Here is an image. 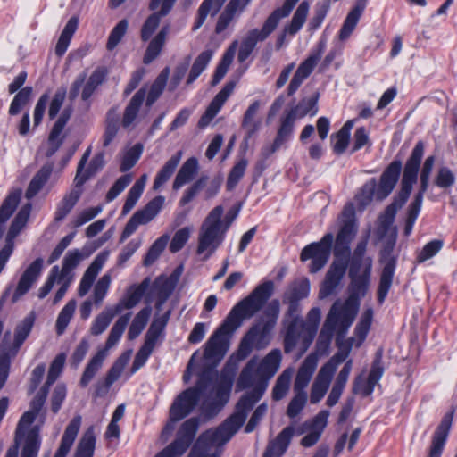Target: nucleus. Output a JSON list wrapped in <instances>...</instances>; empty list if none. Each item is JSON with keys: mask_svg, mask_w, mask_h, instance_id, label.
Wrapping results in <instances>:
<instances>
[{"mask_svg": "<svg viewBox=\"0 0 457 457\" xmlns=\"http://www.w3.org/2000/svg\"><path fill=\"white\" fill-rule=\"evenodd\" d=\"M294 435L295 427H286L277 437L269 444L263 457H280L287 451Z\"/></svg>", "mask_w": 457, "mask_h": 457, "instance_id": "473e14b6", "label": "nucleus"}, {"mask_svg": "<svg viewBox=\"0 0 457 457\" xmlns=\"http://www.w3.org/2000/svg\"><path fill=\"white\" fill-rule=\"evenodd\" d=\"M106 75L107 71L103 67H98L92 72L82 89V100L87 101L90 98L98 86H100L104 81Z\"/></svg>", "mask_w": 457, "mask_h": 457, "instance_id": "6e6d98bb", "label": "nucleus"}, {"mask_svg": "<svg viewBox=\"0 0 457 457\" xmlns=\"http://www.w3.org/2000/svg\"><path fill=\"white\" fill-rule=\"evenodd\" d=\"M115 315L117 314L112 307L105 308L93 321L90 328L91 334L94 336L102 334L108 328Z\"/></svg>", "mask_w": 457, "mask_h": 457, "instance_id": "774afa93", "label": "nucleus"}, {"mask_svg": "<svg viewBox=\"0 0 457 457\" xmlns=\"http://www.w3.org/2000/svg\"><path fill=\"white\" fill-rule=\"evenodd\" d=\"M402 169V162L400 160H394L381 174L378 185L375 179L367 181L355 196L360 208L364 209L368 206L373 197L378 201L386 199L394 190Z\"/></svg>", "mask_w": 457, "mask_h": 457, "instance_id": "39448f33", "label": "nucleus"}, {"mask_svg": "<svg viewBox=\"0 0 457 457\" xmlns=\"http://www.w3.org/2000/svg\"><path fill=\"white\" fill-rule=\"evenodd\" d=\"M170 76V68L165 67L154 79L146 96V105L152 106L162 94Z\"/></svg>", "mask_w": 457, "mask_h": 457, "instance_id": "09e8293b", "label": "nucleus"}, {"mask_svg": "<svg viewBox=\"0 0 457 457\" xmlns=\"http://www.w3.org/2000/svg\"><path fill=\"white\" fill-rule=\"evenodd\" d=\"M320 93L315 92L309 97H303L301 101L289 110L286 111L295 120L304 118L307 115L315 116L318 113V101Z\"/></svg>", "mask_w": 457, "mask_h": 457, "instance_id": "2f4dec72", "label": "nucleus"}, {"mask_svg": "<svg viewBox=\"0 0 457 457\" xmlns=\"http://www.w3.org/2000/svg\"><path fill=\"white\" fill-rule=\"evenodd\" d=\"M131 318V312H128L122 316H120L114 325L112 326L108 338L105 343V347L104 350H106V353L108 350L112 348L120 339L121 336L123 335L129 320Z\"/></svg>", "mask_w": 457, "mask_h": 457, "instance_id": "864d4df0", "label": "nucleus"}, {"mask_svg": "<svg viewBox=\"0 0 457 457\" xmlns=\"http://www.w3.org/2000/svg\"><path fill=\"white\" fill-rule=\"evenodd\" d=\"M207 388L204 378H200L195 387H190L179 394L170 409L171 422H177L189 415Z\"/></svg>", "mask_w": 457, "mask_h": 457, "instance_id": "9d476101", "label": "nucleus"}, {"mask_svg": "<svg viewBox=\"0 0 457 457\" xmlns=\"http://www.w3.org/2000/svg\"><path fill=\"white\" fill-rule=\"evenodd\" d=\"M82 419L80 415L75 416L66 427L62 436L60 445L54 457H66L80 429Z\"/></svg>", "mask_w": 457, "mask_h": 457, "instance_id": "c756f323", "label": "nucleus"}, {"mask_svg": "<svg viewBox=\"0 0 457 457\" xmlns=\"http://www.w3.org/2000/svg\"><path fill=\"white\" fill-rule=\"evenodd\" d=\"M321 312L320 308H312L306 317V320L301 318L299 328H297L295 337V349L299 351L301 357L311 346L317 334L320 322Z\"/></svg>", "mask_w": 457, "mask_h": 457, "instance_id": "6ab92c4d", "label": "nucleus"}, {"mask_svg": "<svg viewBox=\"0 0 457 457\" xmlns=\"http://www.w3.org/2000/svg\"><path fill=\"white\" fill-rule=\"evenodd\" d=\"M108 252H103L96 255V257L86 270L79 286H93L96 276L102 270L104 262L108 259Z\"/></svg>", "mask_w": 457, "mask_h": 457, "instance_id": "603ef678", "label": "nucleus"}, {"mask_svg": "<svg viewBox=\"0 0 457 457\" xmlns=\"http://www.w3.org/2000/svg\"><path fill=\"white\" fill-rule=\"evenodd\" d=\"M169 240L170 236L167 234H164L158 237L148 249L144 258L143 264L145 266L152 265L164 251Z\"/></svg>", "mask_w": 457, "mask_h": 457, "instance_id": "69168bd1", "label": "nucleus"}, {"mask_svg": "<svg viewBox=\"0 0 457 457\" xmlns=\"http://www.w3.org/2000/svg\"><path fill=\"white\" fill-rule=\"evenodd\" d=\"M106 350H99L87 364L85 370L80 378V386L86 387L90 381L94 378L97 371L103 366L104 361L106 358Z\"/></svg>", "mask_w": 457, "mask_h": 457, "instance_id": "c03bdc74", "label": "nucleus"}, {"mask_svg": "<svg viewBox=\"0 0 457 457\" xmlns=\"http://www.w3.org/2000/svg\"><path fill=\"white\" fill-rule=\"evenodd\" d=\"M147 181V175L143 174L129 189L124 205L122 207V214L129 213L136 205L140 198Z\"/></svg>", "mask_w": 457, "mask_h": 457, "instance_id": "de8ad7c7", "label": "nucleus"}, {"mask_svg": "<svg viewBox=\"0 0 457 457\" xmlns=\"http://www.w3.org/2000/svg\"><path fill=\"white\" fill-rule=\"evenodd\" d=\"M168 322V315L156 318L153 320L145 337V343L137 353L131 367V373H136L142 368L153 353L159 337L164 330Z\"/></svg>", "mask_w": 457, "mask_h": 457, "instance_id": "dca6fc26", "label": "nucleus"}, {"mask_svg": "<svg viewBox=\"0 0 457 457\" xmlns=\"http://www.w3.org/2000/svg\"><path fill=\"white\" fill-rule=\"evenodd\" d=\"M223 4L220 0H204L197 10L192 30L199 29L205 22L208 15L214 17L218 14Z\"/></svg>", "mask_w": 457, "mask_h": 457, "instance_id": "58836bf2", "label": "nucleus"}, {"mask_svg": "<svg viewBox=\"0 0 457 457\" xmlns=\"http://www.w3.org/2000/svg\"><path fill=\"white\" fill-rule=\"evenodd\" d=\"M359 310L358 299L348 297L344 303L337 301L330 308L316 342L315 354L328 355V349L337 332L338 337H344L352 326ZM339 338H337L338 340Z\"/></svg>", "mask_w": 457, "mask_h": 457, "instance_id": "7ed1b4c3", "label": "nucleus"}, {"mask_svg": "<svg viewBox=\"0 0 457 457\" xmlns=\"http://www.w3.org/2000/svg\"><path fill=\"white\" fill-rule=\"evenodd\" d=\"M333 242L334 235L327 233L320 241L311 243L303 248L300 261L303 262L310 261L309 272L317 273L326 266L331 255Z\"/></svg>", "mask_w": 457, "mask_h": 457, "instance_id": "1a4fd4ad", "label": "nucleus"}, {"mask_svg": "<svg viewBox=\"0 0 457 457\" xmlns=\"http://www.w3.org/2000/svg\"><path fill=\"white\" fill-rule=\"evenodd\" d=\"M71 113L72 110L71 107L64 108L52 127L47 138L48 147L46 152V157L54 155L63 144L66 138L64 128L70 120Z\"/></svg>", "mask_w": 457, "mask_h": 457, "instance_id": "412c9836", "label": "nucleus"}, {"mask_svg": "<svg viewBox=\"0 0 457 457\" xmlns=\"http://www.w3.org/2000/svg\"><path fill=\"white\" fill-rule=\"evenodd\" d=\"M333 378V368L321 367L311 389L310 401L318 403L326 395Z\"/></svg>", "mask_w": 457, "mask_h": 457, "instance_id": "c85d7f7f", "label": "nucleus"}, {"mask_svg": "<svg viewBox=\"0 0 457 457\" xmlns=\"http://www.w3.org/2000/svg\"><path fill=\"white\" fill-rule=\"evenodd\" d=\"M236 87L233 81L227 82L222 89L214 96L204 113L198 121L199 128H205L220 112L228 98L231 96Z\"/></svg>", "mask_w": 457, "mask_h": 457, "instance_id": "b1692460", "label": "nucleus"}, {"mask_svg": "<svg viewBox=\"0 0 457 457\" xmlns=\"http://www.w3.org/2000/svg\"><path fill=\"white\" fill-rule=\"evenodd\" d=\"M44 266L43 258H37L22 273L18 286H31L37 281Z\"/></svg>", "mask_w": 457, "mask_h": 457, "instance_id": "680f3d73", "label": "nucleus"}, {"mask_svg": "<svg viewBox=\"0 0 457 457\" xmlns=\"http://www.w3.org/2000/svg\"><path fill=\"white\" fill-rule=\"evenodd\" d=\"M53 171V164L46 163L34 175L26 190L25 195L31 199L37 195L45 184L47 182Z\"/></svg>", "mask_w": 457, "mask_h": 457, "instance_id": "79ce46f5", "label": "nucleus"}, {"mask_svg": "<svg viewBox=\"0 0 457 457\" xmlns=\"http://www.w3.org/2000/svg\"><path fill=\"white\" fill-rule=\"evenodd\" d=\"M357 265L360 269L354 275L351 272V267L349 268V276L352 279L351 286H368L370 284L372 260H362V262H358Z\"/></svg>", "mask_w": 457, "mask_h": 457, "instance_id": "bf43d9fd", "label": "nucleus"}, {"mask_svg": "<svg viewBox=\"0 0 457 457\" xmlns=\"http://www.w3.org/2000/svg\"><path fill=\"white\" fill-rule=\"evenodd\" d=\"M257 357H253L241 370L236 384V391L252 388L244 394L236 405L235 412L215 429H209L200 435L191 449L188 457H220L222 447L245 423L248 412L263 395L259 386L263 378L257 370Z\"/></svg>", "mask_w": 457, "mask_h": 457, "instance_id": "f257e3e1", "label": "nucleus"}, {"mask_svg": "<svg viewBox=\"0 0 457 457\" xmlns=\"http://www.w3.org/2000/svg\"><path fill=\"white\" fill-rule=\"evenodd\" d=\"M349 264V257L334 254V260L326 273L323 286H339L345 278Z\"/></svg>", "mask_w": 457, "mask_h": 457, "instance_id": "7c9ffc66", "label": "nucleus"}, {"mask_svg": "<svg viewBox=\"0 0 457 457\" xmlns=\"http://www.w3.org/2000/svg\"><path fill=\"white\" fill-rule=\"evenodd\" d=\"M82 259V253L79 249L69 251L62 262V267L55 265L52 268L44 286H70L74 281V270Z\"/></svg>", "mask_w": 457, "mask_h": 457, "instance_id": "4468645a", "label": "nucleus"}, {"mask_svg": "<svg viewBox=\"0 0 457 457\" xmlns=\"http://www.w3.org/2000/svg\"><path fill=\"white\" fill-rule=\"evenodd\" d=\"M341 227L336 237H334V254L344 257H350V244L355 237L357 233V224L355 219V208L353 203H347L341 213Z\"/></svg>", "mask_w": 457, "mask_h": 457, "instance_id": "6e6552de", "label": "nucleus"}, {"mask_svg": "<svg viewBox=\"0 0 457 457\" xmlns=\"http://www.w3.org/2000/svg\"><path fill=\"white\" fill-rule=\"evenodd\" d=\"M131 351H128L122 353L113 363L112 368L109 370L104 385H98L96 392L97 395L106 393L112 385L120 377L124 368L128 364L130 358Z\"/></svg>", "mask_w": 457, "mask_h": 457, "instance_id": "c9c22d12", "label": "nucleus"}, {"mask_svg": "<svg viewBox=\"0 0 457 457\" xmlns=\"http://www.w3.org/2000/svg\"><path fill=\"white\" fill-rule=\"evenodd\" d=\"M295 122V120L285 112L280 118L279 127L275 137L277 145H283L290 139L294 133Z\"/></svg>", "mask_w": 457, "mask_h": 457, "instance_id": "e2e57ef3", "label": "nucleus"}, {"mask_svg": "<svg viewBox=\"0 0 457 457\" xmlns=\"http://www.w3.org/2000/svg\"><path fill=\"white\" fill-rule=\"evenodd\" d=\"M318 357L315 353H310L300 366L294 384L295 392H304L317 368Z\"/></svg>", "mask_w": 457, "mask_h": 457, "instance_id": "bb28decb", "label": "nucleus"}, {"mask_svg": "<svg viewBox=\"0 0 457 457\" xmlns=\"http://www.w3.org/2000/svg\"><path fill=\"white\" fill-rule=\"evenodd\" d=\"M405 203H401L397 198H394V201L386 208L385 212L378 217V233L381 237H386L390 235L392 230L396 231L395 228H393V222L395 220L397 211L403 206Z\"/></svg>", "mask_w": 457, "mask_h": 457, "instance_id": "f704fd0d", "label": "nucleus"}, {"mask_svg": "<svg viewBox=\"0 0 457 457\" xmlns=\"http://www.w3.org/2000/svg\"><path fill=\"white\" fill-rule=\"evenodd\" d=\"M283 18L274 10L266 19L261 29H253L250 30L241 43L237 54L238 62H244L253 53L256 44L264 41L276 29L279 21Z\"/></svg>", "mask_w": 457, "mask_h": 457, "instance_id": "ddd939ff", "label": "nucleus"}, {"mask_svg": "<svg viewBox=\"0 0 457 457\" xmlns=\"http://www.w3.org/2000/svg\"><path fill=\"white\" fill-rule=\"evenodd\" d=\"M78 25L79 19L75 16L71 17L66 23L55 46V54L58 56H62L66 52L71 37L78 29Z\"/></svg>", "mask_w": 457, "mask_h": 457, "instance_id": "a18cd8bd", "label": "nucleus"}, {"mask_svg": "<svg viewBox=\"0 0 457 457\" xmlns=\"http://www.w3.org/2000/svg\"><path fill=\"white\" fill-rule=\"evenodd\" d=\"M40 445L38 426L31 428L26 435L25 430L18 433L16 428L14 445L7 450L5 457H37Z\"/></svg>", "mask_w": 457, "mask_h": 457, "instance_id": "2eb2a0df", "label": "nucleus"}, {"mask_svg": "<svg viewBox=\"0 0 457 457\" xmlns=\"http://www.w3.org/2000/svg\"><path fill=\"white\" fill-rule=\"evenodd\" d=\"M223 208L214 207L202 223L197 240L196 253L202 260H208L222 244L226 232L221 228L220 217Z\"/></svg>", "mask_w": 457, "mask_h": 457, "instance_id": "0eeeda50", "label": "nucleus"}, {"mask_svg": "<svg viewBox=\"0 0 457 457\" xmlns=\"http://www.w3.org/2000/svg\"><path fill=\"white\" fill-rule=\"evenodd\" d=\"M424 154V145L419 141L411 151L410 157L407 159L401 179V188L395 196L401 203H406L411 191L413 185L417 182L418 173L420 169L421 160Z\"/></svg>", "mask_w": 457, "mask_h": 457, "instance_id": "9b49d317", "label": "nucleus"}, {"mask_svg": "<svg viewBox=\"0 0 457 457\" xmlns=\"http://www.w3.org/2000/svg\"><path fill=\"white\" fill-rule=\"evenodd\" d=\"M237 46V41H234L229 47L226 50L225 54L222 56L220 63L216 67L215 72L213 74L212 85H217L226 75L229 66L231 65L233 59L235 57L236 50Z\"/></svg>", "mask_w": 457, "mask_h": 457, "instance_id": "3c124183", "label": "nucleus"}, {"mask_svg": "<svg viewBox=\"0 0 457 457\" xmlns=\"http://www.w3.org/2000/svg\"><path fill=\"white\" fill-rule=\"evenodd\" d=\"M50 386H47V384L45 383V385L41 387V389L30 402L29 410L22 414L18 422V433H20V431L28 429L29 426L34 422L45 404Z\"/></svg>", "mask_w": 457, "mask_h": 457, "instance_id": "393cba45", "label": "nucleus"}, {"mask_svg": "<svg viewBox=\"0 0 457 457\" xmlns=\"http://www.w3.org/2000/svg\"><path fill=\"white\" fill-rule=\"evenodd\" d=\"M96 447V436L93 427L88 428L80 438L74 457H93Z\"/></svg>", "mask_w": 457, "mask_h": 457, "instance_id": "5fc2aeb1", "label": "nucleus"}, {"mask_svg": "<svg viewBox=\"0 0 457 457\" xmlns=\"http://www.w3.org/2000/svg\"><path fill=\"white\" fill-rule=\"evenodd\" d=\"M397 232L392 230L391 234L382 238V248L380 250V262H396L397 254L395 253Z\"/></svg>", "mask_w": 457, "mask_h": 457, "instance_id": "052dcab7", "label": "nucleus"}, {"mask_svg": "<svg viewBox=\"0 0 457 457\" xmlns=\"http://www.w3.org/2000/svg\"><path fill=\"white\" fill-rule=\"evenodd\" d=\"M237 46V41H234L229 47L226 50L225 54L222 56L220 63L216 67L215 72L213 74L212 85H217L226 75L229 66L231 65L233 59L235 57L236 50Z\"/></svg>", "mask_w": 457, "mask_h": 457, "instance_id": "8fccbe9b", "label": "nucleus"}, {"mask_svg": "<svg viewBox=\"0 0 457 457\" xmlns=\"http://www.w3.org/2000/svg\"><path fill=\"white\" fill-rule=\"evenodd\" d=\"M273 328L264 323L253 326L242 338L239 347L233 358L234 361L240 362L247 358L253 351L264 349L270 342V332Z\"/></svg>", "mask_w": 457, "mask_h": 457, "instance_id": "f8f14e48", "label": "nucleus"}, {"mask_svg": "<svg viewBox=\"0 0 457 457\" xmlns=\"http://www.w3.org/2000/svg\"><path fill=\"white\" fill-rule=\"evenodd\" d=\"M270 287H256L250 295L237 303L220 327L211 336L205 345L206 360L219 362L229 347V336L237 329L245 319L253 316L270 295Z\"/></svg>", "mask_w": 457, "mask_h": 457, "instance_id": "f03ea898", "label": "nucleus"}, {"mask_svg": "<svg viewBox=\"0 0 457 457\" xmlns=\"http://www.w3.org/2000/svg\"><path fill=\"white\" fill-rule=\"evenodd\" d=\"M318 357L315 353H310L300 366L294 384L295 392H304L317 368Z\"/></svg>", "mask_w": 457, "mask_h": 457, "instance_id": "cd10ccee", "label": "nucleus"}, {"mask_svg": "<svg viewBox=\"0 0 457 457\" xmlns=\"http://www.w3.org/2000/svg\"><path fill=\"white\" fill-rule=\"evenodd\" d=\"M212 56V50H204L195 58L187 79V85H191L201 75L211 62Z\"/></svg>", "mask_w": 457, "mask_h": 457, "instance_id": "4d7b16f0", "label": "nucleus"}, {"mask_svg": "<svg viewBox=\"0 0 457 457\" xmlns=\"http://www.w3.org/2000/svg\"><path fill=\"white\" fill-rule=\"evenodd\" d=\"M146 90L145 87L140 88L130 99L126 106L122 118V126L129 128L137 119L139 109L145 99Z\"/></svg>", "mask_w": 457, "mask_h": 457, "instance_id": "4c0bfd02", "label": "nucleus"}, {"mask_svg": "<svg viewBox=\"0 0 457 457\" xmlns=\"http://www.w3.org/2000/svg\"><path fill=\"white\" fill-rule=\"evenodd\" d=\"M328 416V411H321L312 420L305 422V427L310 428V430L301 440L303 446L311 447L319 441L322 432L327 427Z\"/></svg>", "mask_w": 457, "mask_h": 457, "instance_id": "a878e982", "label": "nucleus"}, {"mask_svg": "<svg viewBox=\"0 0 457 457\" xmlns=\"http://www.w3.org/2000/svg\"><path fill=\"white\" fill-rule=\"evenodd\" d=\"M309 10V2L306 0L303 1L295 12L290 23L284 28V33L290 36L295 35L305 23Z\"/></svg>", "mask_w": 457, "mask_h": 457, "instance_id": "37998d69", "label": "nucleus"}, {"mask_svg": "<svg viewBox=\"0 0 457 457\" xmlns=\"http://www.w3.org/2000/svg\"><path fill=\"white\" fill-rule=\"evenodd\" d=\"M151 312V307H145L137 312L129 328L128 338L129 340L136 339L142 333L148 322Z\"/></svg>", "mask_w": 457, "mask_h": 457, "instance_id": "13d9d810", "label": "nucleus"}, {"mask_svg": "<svg viewBox=\"0 0 457 457\" xmlns=\"http://www.w3.org/2000/svg\"><path fill=\"white\" fill-rule=\"evenodd\" d=\"M454 415V409L445 414L436 428L428 457H441Z\"/></svg>", "mask_w": 457, "mask_h": 457, "instance_id": "5701e85b", "label": "nucleus"}, {"mask_svg": "<svg viewBox=\"0 0 457 457\" xmlns=\"http://www.w3.org/2000/svg\"><path fill=\"white\" fill-rule=\"evenodd\" d=\"M145 287H137L133 291H129L119 303L112 307L116 314L120 313L125 309H131L135 307L142 299L144 295Z\"/></svg>", "mask_w": 457, "mask_h": 457, "instance_id": "0e129e2a", "label": "nucleus"}, {"mask_svg": "<svg viewBox=\"0 0 457 457\" xmlns=\"http://www.w3.org/2000/svg\"><path fill=\"white\" fill-rule=\"evenodd\" d=\"M199 428V419L187 420L178 431L177 439L160 452L155 457H179L188 448Z\"/></svg>", "mask_w": 457, "mask_h": 457, "instance_id": "a211bd4d", "label": "nucleus"}, {"mask_svg": "<svg viewBox=\"0 0 457 457\" xmlns=\"http://www.w3.org/2000/svg\"><path fill=\"white\" fill-rule=\"evenodd\" d=\"M282 360L281 351L279 349L271 350L258 364L257 370L259 374L263 378V382L259 386V392L261 395H264L269 381L274 377L278 370Z\"/></svg>", "mask_w": 457, "mask_h": 457, "instance_id": "4be33fe9", "label": "nucleus"}, {"mask_svg": "<svg viewBox=\"0 0 457 457\" xmlns=\"http://www.w3.org/2000/svg\"><path fill=\"white\" fill-rule=\"evenodd\" d=\"M182 157V152L179 151L174 155H172L162 167V169L157 172L153 189L157 190L162 186H163L172 176L174 171L176 170L180 160Z\"/></svg>", "mask_w": 457, "mask_h": 457, "instance_id": "a19ab883", "label": "nucleus"}, {"mask_svg": "<svg viewBox=\"0 0 457 457\" xmlns=\"http://www.w3.org/2000/svg\"><path fill=\"white\" fill-rule=\"evenodd\" d=\"M164 202V196L158 195L149 201L144 208L137 210L126 223L120 241L124 242L140 225H145L152 221L161 212Z\"/></svg>", "mask_w": 457, "mask_h": 457, "instance_id": "f3484780", "label": "nucleus"}, {"mask_svg": "<svg viewBox=\"0 0 457 457\" xmlns=\"http://www.w3.org/2000/svg\"><path fill=\"white\" fill-rule=\"evenodd\" d=\"M261 107L260 101L256 100L252 103L247 110L245 111L243 120H242V128L245 130V146L247 145V141L260 129L262 120L258 118L257 114Z\"/></svg>", "mask_w": 457, "mask_h": 457, "instance_id": "72a5a7b5", "label": "nucleus"}, {"mask_svg": "<svg viewBox=\"0 0 457 457\" xmlns=\"http://www.w3.org/2000/svg\"><path fill=\"white\" fill-rule=\"evenodd\" d=\"M237 368V361L229 358L221 370L218 384H212L205 376L201 377L204 378V384L207 386L202 403L204 411L218 412L228 403Z\"/></svg>", "mask_w": 457, "mask_h": 457, "instance_id": "20e7f679", "label": "nucleus"}, {"mask_svg": "<svg viewBox=\"0 0 457 457\" xmlns=\"http://www.w3.org/2000/svg\"><path fill=\"white\" fill-rule=\"evenodd\" d=\"M82 193V189H71L70 193L64 195L62 200L57 206L54 220L56 221L62 220L72 210L79 201Z\"/></svg>", "mask_w": 457, "mask_h": 457, "instance_id": "49530a36", "label": "nucleus"}, {"mask_svg": "<svg viewBox=\"0 0 457 457\" xmlns=\"http://www.w3.org/2000/svg\"><path fill=\"white\" fill-rule=\"evenodd\" d=\"M169 34V26H164L161 30L150 40L143 57L145 64H150L162 53Z\"/></svg>", "mask_w": 457, "mask_h": 457, "instance_id": "e433bc0d", "label": "nucleus"}, {"mask_svg": "<svg viewBox=\"0 0 457 457\" xmlns=\"http://www.w3.org/2000/svg\"><path fill=\"white\" fill-rule=\"evenodd\" d=\"M326 48V40L320 39L317 48L311 52L309 56L300 63L295 72L287 87V95L293 96L303 84V82L311 75Z\"/></svg>", "mask_w": 457, "mask_h": 457, "instance_id": "aec40b11", "label": "nucleus"}, {"mask_svg": "<svg viewBox=\"0 0 457 457\" xmlns=\"http://www.w3.org/2000/svg\"><path fill=\"white\" fill-rule=\"evenodd\" d=\"M77 303L75 300H70L60 312L55 324V329L58 336L64 333L73 314L75 312Z\"/></svg>", "mask_w": 457, "mask_h": 457, "instance_id": "338daca9", "label": "nucleus"}, {"mask_svg": "<svg viewBox=\"0 0 457 457\" xmlns=\"http://www.w3.org/2000/svg\"><path fill=\"white\" fill-rule=\"evenodd\" d=\"M198 170V161L195 157L188 158L179 170L172 184L174 190H179L190 182Z\"/></svg>", "mask_w": 457, "mask_h": 457, "instance_id": "ea45409f", "label": "nucleus"}, {"mask_svg": "<svg viewBox=\"0 0 457 457\" xmlns=\"http://www.w3.org/2000/svg\"><path fill=\"white\" fill-rule=\"evenodd\" d=\"M309 295V287H294L284 296V303H288V309L282 320V335L284 352L290 353L295 349L296 330L299 328L302 318L300 301Z\"/></svg>", "mask_w": 457, "mask_h": 457, "instance_id": "423d86ee", "label": "nucleus"}]
</instances>
